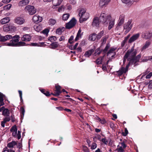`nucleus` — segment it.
<instances>
[{
	"label": "nucleus",
	"instance_id": "bb28decb",
	"mask_svg": "<svg viewBox=\"0 0 152 152\" xmlns=\"http://www.w3.org/2000/svg\"><path fill=\"white\" fill-rule=\"evenodd\" d=\"M151 44V42L150 41L148 40L146 41L142 48V50H144L147 48L149 47Z\"/></svg>",
	"mask_w": 152,
	"mask_h": 152
},
{
	"label": "nucleus",
	"instance_id": "4c0bfd02",
	"mask_svg": "<svg viewBox=\"0 0 152 152\" xmlns=\"http://www.w3.org/2000/svg\"><path fill=\"white\" fill-rule=\"evenodd\" d=\"M15 152V151L13 150L12 148L8 149L7 148H4L2 152Z\"/></svg>",
	"mask_w": 152,
	"mask_h": 152
},
{
	"label": "nucleus",
	"instance_id": "8fccbe9b",
	"mask_svg": "<svg viewBox=\"0 0 152 152\" xmlns=\"http://www.w3.org/2000/svg\"><path fill=\"white\" fill-rule=\"evenodd\" d=\"M110 60H108L106 62L105 64H103L102 65V69L104 71H106L107 70L106 65H107L109 61Z\"/></svg>",
	"mask_w": 152,
	"mask_h": 152
},
{
	"label": "nucleus",
	"instance_id": "13d9d810",
	"mask_svg": "<svg viewBox=\"0 0 152 152\" xmlns=\"http://www.w3.org/2000/svg\"><path fill=\"white\" fill-rule=\"evenodd\" d=\"M49 32V30L48 29H45L42 31L43 34H45L47 35Z\"/></svg>",
	"mask_w": 152,
	"mask_h": 152
},
{
	"label": "nucleus",
	"instance_id": "473e14b6",
	"mask_svg": "<svg viewBox=\"0 0 152 152\" xmlns=\"http://www.w3.org/2000/svg\"><path fill=\"white\" fill-rule=\"evenodd\" d=\"M4 95L1 93H0V105L3 106L4 104Z\"/></svg>",
	"mask_w": 152,
	"mask_h": 152
},
{
	"label": "nucleus",
	"instance_id": "0eeeda50",
	"mask_svg": "<svg viewBox=\"0 0 152 152\" xmlns=\"http://www.w3.org/2000/svg\"><path fill=\"white\" fill-rule=\"evenodd\" d=\"M132 20H129L124 25V28L125 30L124 33L126 34L129 32L131 29L132 27Z\"/></svg>",
	"mask_w": 152,
	"mask_h": 152
},
{
	"label": "nucleus",
	"instance_id": "20e7f679",
	"mask_svg": "<svg viewBox=\"0 0 152 152\" xmlns=\"http://www.w3.org/2000/svg\"><path fill=\"white\" fill-rule=\"evenodd\" d=\"M0 112H2V115L5 117L4 118H8L11 120L10 115V111L8 108H5L3 106L0 108Z\"/></svg>",
	"mask_w": 152,
	"mask_h": 152
},
{
	"label": "nucleus",
	"instance_id": "6e6552de",
	"mask_svg": "<svg viewBox=\"0 0 152 152\" xmlns=\"http://www.w3.org/2000/svg\"><path fill=\"white\" fill-rule=\"evenodd\" d=\"M76 21L75 19L73 18L68 23L66 24V28L67 29H70L76 24Z\"/></svg>",
	"mask_w": 152,
	"mask_h": 152
},
{
	"label": "nucleus",
	"instance_id": "f704fd0d",
	"mask_svg": "<svg viewBox=\"0 0 152 152\" xmlns=\"http://www.w3.org/2000/svg\"><path fill=\"white\" fill-rule=\"evenodd\" d=\"M148 61H152L151 56L144 57L142 59V61L143 62H146Z\"/></svg>",
	"mask_w": 152,
	"mask_h": 152
},
{
	"label": "nucleus",
	"instance_id": "052dcab7",
	"mask_svg": "<svg viewBox=\"0 0 152 152\" xmlns=\"http://www.w3.org/2000/svg\"><path fill=\"white\" fill-rule=\"evenodd\" d=\"M83 150L85 152H89V149L86 146H83Z\"/></svg>",
	"mask_w": 152,
	"mask_h": 152
},
{
	"label": "nucleus",
	"instance_id": "aec40b11",
	"mask_svg": "<svg viewBox=\"0 0 152 152\" xmlns=\"http://www.w3.org/2000/svg\"><path fill=\"white\" fill-rule=\"evenodd\" d=\"M29 1V0H22L20 1L18 4L19 6H24L28 4Z\"/></svg>",
	"mask_w": 152,
	"mask_h": 152
},
{
	"label": "nucleus",
	"instance_id": "a878e982",
	"mask_svg": "<svg viewBox=\"0 0 152 152\" xmlns=\"http://www.w3.org/2000/svg\"><path fill=\"white\" fill-rule=\"evenodd\" d=\"M63 0H53L52 1V3L53 6L55 7H56L60 5L62 2Z\"/></svg>",
	"mask_w": 152,
	"mask_h": 152
},
{
	"label": "nucleus",
	"instance_id": "ddd939ff",
	"mask_svg": "<svg viewBox=\"0 0 152 152\" xmlns=\"http://www.w3.org/2000/svg\"><path fill=\"white\" fill-rule=\"evenodd\" d=\"M111 0H100L99 3V6L101 7H106L110 1Z\"/></svg>",
	"mask_w": 152,
	"mask_h": 152
},
{
	"label": "nucleus",
	"instance_id": "9b49d317",
	"mask_svg": "<svg viewBox=\"0 0 152 152\" xmlns=\"http://www.w3.org/2000/svg\"><path fill=\"white\" fill-rule=\"evenodd\" d=\"M124 19L125 16L124 15H121L120 16L118 20V26L116 28V29L117 30H118L119 29V27L121 26L124 23Z\"/></svg>",
	"mask_w": 152,
	"mask_h": 152
},
{
	"label": "nucleus",
	"instance_id": "6e6d98bb",
	"mask_svg": "<svg viewBox=\"0 0 152 152\" xmlns=\"http://www.w3.org/2000/svg\"><path fill=\"white\" fill-rule=\"evenodd\" d=\"M101 53V51L100 50V49L99 48H98L96 49L95 51V53L94 54L95 55H99L100 53Z\"/></svg>",
	"mask_w": 152,
	"mask_h": 152
},
{
	"label": "nucleus",
	"instance_id": "37998d69",
	"mask_svg": "<svg viewBox=\"0 0 152 152\" xmlns=\"http://www.w3.org/2000/svg\"><path fill=\"white\" fill-rule=\"evenodd\" d=\"M86 12V10L84 9H82L81 10H80L79 15V16L80 17L81 16H82Z\"/></svg>",
	"mask_w": 152,
	"mask_h": 152
},
{
	"label": "nucleus",
	"instance_id": "0e129e2a",
	"mask_svg": "<svg viewBox=\"0 0 152 152\" xmlns=\"http://www.w3.org/2000/svg\"><path fill=\"white\" fill-rule=\"evenodd\" d=\"M21 132L18 131L17 134V138L18 140H19L21 138Z\"/></svg>",
	"mask_w": 152,
	"mask_h": 152
},
{
	"label": "nucleus",
	"instance_id": "6ab92c4d",
	"mask_svg": "<svg viewBox=\"0 0 152 152\" xmlns=\"http://www.w3.org/2000/svg\"><path fill=\"white\" fill-rule=\"evenodd\" d=\"M99 18L98 17H96L93 19V22L92 23V26L94 27H97L99 26Z\"/></svg>",
	"mask_w": 152,
	"mask_h": 152
},
{
	"label": "nucleus",
	"instance_id": "f03ea898",
	"mask_svg": "<svg viewBox=\"0 0 152 152\" xmlns=\"http://www.w3.org/2000/svg\"><path fill=\"white\" fill-rule=\"evenodd\" d=\"M111 15L104 11L102 12L99 17V21L100 23L107 24L108 22L111 18Z\"/></svg>",
	"mask_w": 152,
	"mask_h": 152
},
{
	"label": "nucleus",
	"instance_id": "58836bf2",
	"mask_svg": "<svg viewBox=\"0 0 152 152\" xmlns=\"http://www.w3.org/2000/svg\"><path fill=\"white\" fill-rule=\"evenodd\" d=\"M69 13L64 14L62 16V19L64 20H66L69 17Z\"/></svg>",
	"mask_w": 152,
	"mask_h": 152
},
{
	"label": "nucleus",
	"instance_id": "de8ad7c7",
	"mask_svg": "<svg viewBox=\"0 0 152 152\" xmlns=\"http://www.w3.org/2000/svg\"><path fill=\"white\" fill-rule=\"evenodd\" d=\"M20 111L21 114V118H22L23 117L24 115V113L25 112V110L23 107H22L20 109Z\"/></svg>",
	"mask_w": 152,
	"mask_h": 152
},
{
	"label": "nucleus",
	"instance_id": "c85d7f7f",
	"mask_svg": "<svg viewBox=\"0 0 152 152\" xmlns=\"http://www.w3.org/2000/svg\"><path fill=\"white\" fill-rule=\"evenodd\" d=\"M34 29L37 32H39L42 30V27L41 26L37 24L35 25L34 26Z\"/></svg>",
	"mask_w": 152,
	"mask_h": 152
},
{
	"label": "nucleus",
	"instance_id": "603ef678",
	"mask_svg": "<svg viewBox=\"0 0 152 152\" xmlns=\"http://www.w3.org/2000/svg\"><path fill=\"white\" fill-rule=\"evenodd\" d=\"M48 40L51 42L56 41V37L55 36H51L48 38Z\"/></svg>",
	"mask_w": 152,
	"mask_h": 152
},
{
	"label": "nucleus",
	"instance_id": "f3484780",
	"mask_svg": "<svg viewBox=\"0 0 152 152\" xmlns=\"http://www.w3.org/2000/svg\"><path fill=\"white\" fill-rule=\"evenodd\" d=\"M17 128L16 125L12 126L10 129V131L12 132V136L15 137H17Z\"/></svg>",
	"mask_w": 152,
	"mask_h": 152
},
{
	"label": "nucleus",
	"instance_id": "39448f33",
	"mask_svg": "<svg viewBox=\"0 0 152 152\" xmlns=\"http://www.w3.org/2000/svg\"><path fill=\"white\" fill-rule=\"evenodd\" d=\"M25 11L27 12L30 15H33L36 12V9L33 6L28 5L25 8Z\"/></svg>",
	"mask_w": 152,
	"mask_h": 152
},
{
	"label": "nucleus",
	"instance_id": "9d476101",
	"mask_svg": "<svg viewBox=\"0 0 152 152\" xmlns=\"http://www.w3.org/2000/svg\"><path fill=\"white\" fill-rule=\"evenodd\" d=\"M42 17L38 15H35L33 17L32 21L35 23H37L40 22L42 20Z\"/></svg>",
	"mask_w": 152,
	"mask_h": 152
},
{
	"label": "nucleus",
	"instance_id": "2eb2a0df",
	"mask_svg": "<svg viewBox=\"0 0 152 152\" xmlns=\"http://www.w3.org/2000/svg\"><path fill=\"white\" fill-rule=\"evenodd\" d=\"M12 38V37L10 35H7L5 36H1L0 40L1 41L4 42Z\"/></svg>",
	"mask_w": 152,
	"mask_h": 152
},
{
	"label": "nucleus",
	"instance_id": "c756f323",
	"mask_svg": "<svg viewBox=\"0 0 152 152\" xmlns=\"http://www.w3.org/2000/svg\"><path fill=\"white\" fill-rule=\"evenodd\" d=\"M64 27H61L57 29L56 31V33L57 34L60 35L63 32L64 30Z\"/></svg>",
	"mask_w": 152,
	"mask_h": 152
},
{
	"label": "nucleus",
	"instance_id": "a19ab883",
	"mask_svg": "<svg viewBox=\"0 0 152 152\" xmlns=\"http://www.w3.org/2000/svg\"><path fill=\"white\" fill-rule=\"evenodd\" d=\"M56 22L55 19H50L49 20V23L50 24L53 25L55 24Z\"/></svg>",
	"mask_w": 152,
	"mask_h": 152
},
{
	"label": "nucleus",
	"instance_id": "1a4fd4ad",
	"mask_svg": "<svg viewBox=\"0 0 152 152\" xmlns=\"http://www.w3.org/2000/svg\"><path fill=\"white\" fill-rule=\"evenodd\" d=\"M116 48H112L107 53V57L110 58H112L115 55V51Z\"/></svg>",
	"mask_w": 152,
	"mask_h": 152
},
{
	"label": "nucleus",
	"instance_id": "393cba45",
	"mask_svg": "<svg viewBox=\"0 0 152 152\" xmlns=\"http://www.w3.org/2000/svg\"><path fill=\"white\" fill-rule=\"evenodd\" d=\"M17 142L15 141H12L11 142L8 143L7 144L8 147L11 148L14 147V146L16 145Z\"/></svg>",
	"mask_w": 152,
	"mask_h": 152
},
{
	"label": "nucleus",
	"instance_id": "2f4dec72",
	"mask_svg": "<svg viewBox=\"0 0 152 152\" xmlns=\"http://www.w3.org/2000/svg\"><path fill=\"white\" fill-rule=\"evenodd\" d=\"M97 38L96 34H91L89 37V39L92 41H94Z\"/></svg>",
	"mask_w": 152,
	"mask_h": 152
},
{
	"label": "nucleus",
	"instance_id": "3c124183",
	"mask_svg": "<svg viewBox=\"0 0 152 152\" xmlns=\"http://www.w3.org/2000/svg\"><path fill=\"white\" fill-rule=\"evenodd\" d=\"M110 47V45L109 44H107L103 50V52L104 53H106L109 48Z\"/></svg>",
	"mask_w": 152,
	"mask_h": 152
},
{
	"label": "nucleus",
	"instance_id": "e433bc0d",
	"mask_svg": "<svg viewBox=\"0 0 152 152\" xmlns=\"http://www.w3.org/2000/svg\"><path fill=\"white\" fill-rule=\"evenodd\" d=\"M55 88L56 89L55 91L57 93H59L60 94L61 92V87L58 85H56L55 86Z\"/></svg>",
	"mask_w": 152,
	"mask_h": 152
},
{
	"label": "nucleus",
	"instance_id": "cd10ccee",
	"mask_svg": "<svg viewBox=\"0 0 152 152\" xmlns=\"http://www.w3.org/2000/svg\"><path fill=\"white\" fill-rule=\"evenodd\" d=\"M115 19H112L110 21L108 27V30H110L113 27L115 24Z\"/></svg>",
	"mask_w": 152,
	"mask_h": 152
},
{
	"label": "nucleus",
	"instance_id": "f257e3e1",
	"mask_svg": "<svg viewBox=\"0 0 152 152\" xmlns=\"http://www.w3.org/2000/svg\"><path fill=\"white\" fill-rule=\"evenodd\" d=\"M137 53L136 50L132 49L130 50H129L126 53L124 57L123 63H124L125 60L126 59L129 60V64L127 65L126 67H122L118 72V75L121 76L123 73H126L128 70L129 64L131 63H134V64L135 63L139 61V60L141 58L140 54L138 55L137 56H135Z\"/></svg>",
	"mask_w": 152,
	"mask_h": 152
},
{
	"label": "nucleus",
	"instance_id": "a211bd4d",
	"mask_svg": "<svg viewBox=\"0 0 152 152\" xmlns=\"http://www.w3.org/2000/svg\"><path fill=\"white\" fill-rule=\"evenodd\" d=\"M89 14L86 12V13L84 14L83 16H81L80 17V21L82 22L83 21L86 20L89 18Z\"/></svg>",
	"mask_w": 152,
	"mask_h": 152
},
{
	"label": "nucleus",
	"instance_id": "49530a36",
	"mask_svg": "<svg viewBox=\"0 0 152 152\" xmlns=\"http://www.w3.org/2000/svg\"><path fill=\"white\" fill-rule=\"evenodd\" d=\"M104 34V31H102L100 33H99L98 34V35L97 36V39H100L101 37Z\"/></svg>",
	"mask_w": 152,
	"mask_h": 152
},
{
	"label": "nucleus",
	"instance_id": "a18cd8bd",
	"mask_svg": "<svg viewBox=\"0 0 152 152\" xmlns=\"http://www.w3.org/2000/svg\"><path fill=\"white\" fill-rule=\"evenodd\" d=\"M119 147H122V148H123V149L125 148L126 147V145L125 144L124 142V141L119 143Z\"/></svg>",
	"mask_w": 152,
	"mask_h": 152
},
{
	"label": "nucleus",
	"instance_id": "4d7b16f0",
	"mask_svg": "<svg viewBox=\"0 0 152 152\" xmlns=\"http://www.w3.org/2000/svg\"><path fill=\"white\" fill-rule=\"evenodd\" d=\"M16 145L17 148L19 149H22V145L21 143L19 142L18 143H17Z\"/></svg>",
	"mask_w": 152,
	"mask_h": 152
},
{
	"label": "nucleus",
	"instance_id": "4468645a",
	"mask_svg": "<svg viewBox=\"0 0 152 152\" xmlns=\"http://www.w3.org/2000/svg\"><path fill=\"white\" fill-rule=\"evenodd\" d=\"M142 37L146 39H150L152 37V32L151 31L147 32L145 33H143Z\"/></svg>",
	"mask_w": 152,
	"mask_h": 152
},
{
	"label": "nucleus",
	"instance_id": "7ed1b4c3",
	"mask_svg": "<svg viewBox=\"0 0 152 152\" xmlns=\"http://www.w3.org/2000/svg\"><path fill=\"white\" fill-rule=\"evenodd\" d=\"M81 29L80 28L78 31L75 40L73 39L74 36H72L70 37V38L69 39L68 42L70 44H72L75 41H76L79 40L80 38L81 37L83 34V33L81 34Z\"/></svg>",
	"mask_w": 152,
	"mask_h": 152
},
{
	"label": "nucleus",
	"instance_id": "338daca9",
	"mask_svg": "<svg viewBox=\"0 0 152 152\" xmlns=\"http://www.w3.org/2000/svg\"><path fill=\"white\" fill-rule=\"evenodd\" d=\"M128 133V132L127 129L126 128L125 130V132L123 133V136H126Z\"/></svg>",
	"mask_w": 152,
	"mask_h": 152
},
{
	"label": "nucleus",
	"instance_id": "bf43d9fd",
	"mask_svg": "<svg viewBox=\"0 0 152 152\" xmlns=\"http://www.w3.org/2000/svg\"><path fill=\"white\" fill-rule=\"evenodd\" d=\"M97 147V145L95 143H93L91 145V148L92 149H94Z\"/></svg>",
	"mask_w": 152,
	"mask_h": 152
},
{
	"label": "nucleus",
	"instance_id": "412c9836",
	"mask_svg": "<svg viewBox=\"0 0 152 152\" xmlns=\"http://www.w3.org/2000/svg\"><path fill=\"white\" fill-rule=\"evenodd\" d=\"M31 39V37L29 34L24 35L21 38V40L23 41H29Z\"/></svg>",
	"mask_w": 152,
	"mask_h": 152
},
{
	"label": "nucleus",
	"instance_id": "7c9ffc66",
	"mask_svg": "<svg viewBox=\"0 0 152 152\" xmlns=\"http://www.w3.org/2000/svg\"><path fill=\"white\" fill-rule=\"evenodd\" d=\"M10 120L9 118H4L3 121H1V126L3 127H4L5 126V124L6 123L9 121Z\"/></svg>",
	"mask_w": 152,
	"mask_h": 152
},
{
	"label": "nucleus",
	"instance_id": "69168bd1",
	"mask_svg": "<svg viewBox=\"0 0 152 152\" xmlns=\"http://www.w3.org/2000/svg\"><path fill=\"white\" fill-rule=\"evenodd\" d=\"M108 37H103L102 39V43H106V40L107 39Z\"/></svg>",
	"mask_w": 152,
	"mask_h": 152
},
{
	"label": "nucleus",
	"instance_id": "5fc2aeb1",
	"mask_svg": "<svg viewBox=\"0 0 152 152\" xmlns=\"http://www.w3.org/2000/svg\"><path fill=\"white\" fill-rule=\"evenodd\" d=\"M10 31H14L16 29V27L14 26L11 25L9 26Z\"/></svg>",
	"mask_w": 152,
	"mask_h": 152
},
{
	"label": "nucleus",
	"instance_id": "79ce46f5",
	"mask_svg": "<svg viewBox=\"0 0 152 152\" xmlns=\"http://www.w3.org/2000/svg\"><path fill=\"white\" fill-rule=\"evenodd\" d=\"M115 151L117 152H124V150L122 148V147H119V145H118L115 150Z\"/></svg>",
	"mask_w": 152,
	"mask_h": 152
},
{
	"label": "nucleus",
	"instance_id": "4be33fe9",
	"mask_svg": "<svg viewBox=\"0 0 152 152\" xmlns=\"http://www.w3.org/2000/svg\"><path fill=\"white\" fill-rule=\"evenodd\" d=\"M44 42H41L37 43H32L31 44V45L33 46H38L45 47L46 45Z\"/></svg>",
	"mask_w": 152,
	"mask_h": 152
},
{
	"label": "nucleus",
	"instance_id": "774afa93",
	"mask_svg": "<svg viewBox=\"0 0 152 152\" xmlns=\"http://www.w3.org/2000/svg\"><path fill=\"white\" fill-rule=\"evenodd\" d=\"M152 76V72L148 74L146 76V78L147 79H149Z\"/></svg>",
	"mask_w": 152,
	"mask_h": 152
},
{
	"label": "nucleus",
	"instance_id": "dca6fc26",
	"mask_svg": "<svg viewBox=\"0 0 152 152\" xmlns=\"http://www.w3.org/2000/svg\"><path fill=\"white\" fill-rule=\"evenodd\" d=\"M24 22V19L23 18L20 17H17L15 19V22L20 25L23 24Z\"/></svg>",
	"mask_w": 152,
	"mask_h": 152
},
{
	"label": "nucleus",
	"instance_id": "c9c22d12",
	"mask_svg": "<svg viewBox=\"0 0 152 152\" xmlns=\"http://www.w3.org/2000/svg\"><path fill=\"white\" fill-rule=\"evenodd\" d=\"M51 47L50 48L54 49L58 47V43L56 42L52 43L51 44Z\"/></svg>",
	"mask_w": 152,
	"mask_h": 152
},
{
	"label": "nucleus",
	"instance_id": "09e8293b",
	"mask_svg": "<svg viewBox=\"0 0 152 152\" xmlns=\"http://www.w3.org/2000/svg\"><path fill=\"white\" fill-rule=\"evenodd\" d=\"M96 120L102 124H104L106 123V121L104 119H101L98 117H97Z\"/></svg>",
	"mask_w": 152,
	"mask_h": 152
},
{
	"label": "nucleus",
	"instance_id": "864d4df0",
	"mask_svg": "<svg viewBox=\"0 0 152 152\" xmlns=\"http://www.w3.org/2000/svg\"><path fill=\"white\" fill-rule=\"evenodd\" d=\"M3 29L4 31H10L9 26H4L3 28Z\"/></svg>",
	"mask_w": 152,
	"mask_h": 152
},
{
	"label": "nucleus",
	"instance_id": "ea45409f",
	"mask_svg": "<svg viewBox=\"0 0 152 152\" xmlns=\"http://www.w3.org/2000/svg\"><path fill=\"white\" fill-rule=\"evenodd\" d=\"M12 7L11 4H7V5L4 6L3 7V10H9Z\"/></svg>",
	"mask_w": 152,
	"mask_h": 152
},
{
	"label": "nucleus",
	"instance_id": "72a5a7b5",
	"mask_svg": "<svg viewBox=\"0 0 152 152\" xmlns=\"http://www.w3.org/2000/svg\"><path fill=\"white\" fill-rule=\"evenodd\" d=\"M94 52L93 49H91L86 52L84 54V56L86 57H89Z\"/></svg>",
	"mask_w": 152,
	"mask_h": 152
},
{
	"label": "nucleus",
	"instance_id": "e2e57ef3",
	"mask_svg": "<svg viewBox=\"0 0 152 152\" xmlns=\"http://www.w3.org/2000/svg\"><path fill=\"white\" fill-rule=\"evenodd\" d=\"M19 94V96L20 98V100L21 101V100H23L22 99V91L20 90H19L18 91Z\"/></svg>",
	"mask_w": 152,
	"mask_h": 152
},
{
	"label": "nucleus",
	"instance_id": "f8f14e48",
	"mask_svg": "<svg viewBox=\"0 0 152 152\" xmlns=\"http://www.w3.org/2000/svg\"><path fill=\"white\" fill-rule=\"evenodd\" d=\"M140 36V34L137 33L132 36L129 39L128 42L129 43H132L133 42L137 39Z\"/></svg>",
	"mask_w": 152,
	"mask_h": 152
},
{
	"label": "nucleus",
	"instance_id": "680f3d73",
	"mask_svg": "<svg viewBox=\"0 0 152 152\" xmlns=\"http://www.w3.org/2000/svg\"><path fill=\"white\" fill-rule=\"evenodd\" d=\"M127 41L126 40L124 39V40L122 42L121 44V47H123L126 44Z\"/></svg>",
	"mask_w": 152,
	"mask_h": 152
},
{
	"label": "nucleus",
	"instance_id": "c03bdc74",
	"mask_svg": "<svg viewBox=\"0 0 152 152\" xmlns=\"http://www.w3.org/2000/svg\"><path fill=\"white\" fill-rule=\"evenodd\" d=\"M103 57H101L98 58L96 61V63L98 64H101L102 61Z\"/></svg>",
	"mask_w": 152,
	"mask_h": 152
},
{
	"label": "nucleus",
	"instance_id": "b1692460",
	"mask_svg": "<svg viewBox=\"0 0 152 152\" xmlns=\"http://www.w3.org/2000/svg\"><path fill=\"white\" fill-rule=\"evenodd\" d=\"M10 19L9 17H6L4 18L1 19L0 20V23L2 24H4L8 23Z\"/></svg>",
	"mask_w": 152,
	"mask_h": 152
},
{
	"label": "nucleus",
	"instance_id": "423d86ee",
	"mask_svg": "<svg viewBox=\"0 0 152 152\" xmlns=\"http://www.w3.org/2000/svg\"><path fill=\"white\" fill-rule=\"evenodd\" d=\"M18 39H12L10 41L12 47L21 46H26V43L23 42H18Z\"/></svg>",
	"mask_w": 152,
	"mask_h": 152
},
{
	"label": "nucleus",
	"instance_id": "5701e85b",
	"mask_svg": "<svg viewBox=\"0 0 152 152\" xmlns=\"http://www.w3.org/2000/svg\"><path fill=\"white\" fill-rule=\"evenodd\" d=\"M122 2L128 6H131L134 2V0H121Z\"/></svg>",
	"mask_w": 152,
	"mask_h": 152
}]
</instances>
